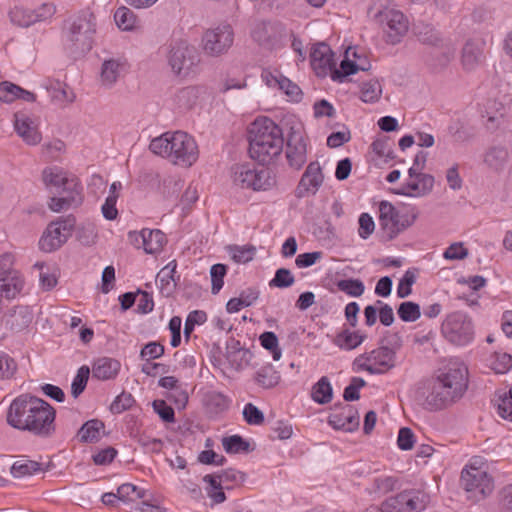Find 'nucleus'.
Returning <instances> with one entry per match:
<instances>
[{
    "instance_id": "64",
    "label": "nucleus",
    "mask_w": 512,
    "mask_h": 512,
    "mask_svg": "<svg viewBox=\"0 0 512 512\" xmlns=\"http://www.w3.org/2000/svg\"><path fill=\"white\" fill-rule=\"evenodd\" d=\"M499 505L505 512H512V483L505 485L498 495Z\"/></svg>"
},
{
    "instance_id": "52",
    "label": "nucleus",
    "mask_w": 512,
    "mask_h": 512,
    "mask_svg": "<svg viewBox=\"0 0 512 512\" xmlns=\"http://www.w3.org/2000/svg\"><path fill=\"white\" fill-rule=\"evenodd\" d=\"M229 253L231 255V258L236 263H247L251 261L256 253V248L253 245H246V246H230L229 247Z\"/></svg>"
},
{
    "instance_id": "30",
    "label": "nucleus",
    "mask_w": 512,
    "mask_h": 512,
    "mask_svg": "<svg viewBox=\"0 0 512 512\" xmlns=\"http://www.w3.org/2000/svg\"><path fill=\"white\" fill-rule=\"evenodd\" d=\"M329 424L335 429L351 431L352 406L349 404L337 403L333 406L329 416Z\"/></svg>"
},
{
    "instance_id": "60",
    "label": "nucleus",
    "mask_w": 512,
    "mask_h": 512,
    "mask_svg": "<svg viewBox=\"0 0 512 512\" xmlns=\"http://www.w3.org/2000/svg\"><path fill=\"white\" fill-rule=\"evenodd\" d=\"M135 402L134 398L130 393H121L111 404V411L113 413H122L132 407Z\"/></svg>"
},
{
    "instance_id": "31",
    "label": "nucleus",
    "mask_w": 512,
    "mask_h": 512,
    "mask_svg": "<svg viewBox=\"0 0 512 512\" xmlns=\"http://www.w3.org/2000/svg\"><path fill=\"white\" fill-rule=\"evenodd\" d=\"M47 468L48 466L44 467L41 463L23 456L12 464L10 473L14 478L30 477L45 472Z\"/></svg>"
},
{
    "instance_id": "1",
    "label": "nucleus",
    "mask_w": 512,
    "mask_h": 512,
    "mask_svg": "<svg viewBox=\"0 0 512 512\" xmlns=\"http://www.w3.org/2000/svg\"><path fill=\"white\" fill-rule=\"evenodd\" d=\"M54 420V408L46 401L30 394L16 397L6 415V421L11 427L42 437L50 436L54 432Z\"/></svg>"
},
{
    "instance_id": "26",
    "label": "nucleus",
    "mask_w": 512,
    "mask_h": 512,
    "mask_svg": "<svg viewBox=\"0 0 512 512\" xmlns=\"http://www.w3.org/2000/svg\"><path fill=\"white\" fill-rule=\"evenodd\" d=\"M16 99H21L26 102H35L36 95L12 82H0V101L4 103H12Z\"/></svg>"
},
{
    "instance_id": "35",
    "label": "nucleus",
    "mask_w": 512,
    "mask_h": 512,
    "mask_svg": "<svg viewBox=\"0 0 512 512\" xmlns=\"http://www.w3.org/2000/svg\"><path fill=\"white\" fill-rule=\"evenodd\" d=\"M132 512H166L163 506V499L160 495L147 491L137 504L132 508Z\"/></svg>"
},
{
    "instance_id": "62",
    "label": "nucleus",
    "mask_w": 512,
    "mask_h": 512,
    "mask_svg": "<svg viewBox=\"0 0 512 512\" xmlns=\"http://www.w3.org/2000/svg\"><path fill=\"white\" fill-rule=\"evenodd\" d=\"M415 275L411 271H406L397 287V296L406 298L412 293V285L415 283Z\"/></svg>"
},
{
    "instance_id": "59",
    "label": "nucleus",
    "mask_w": 512,
    "mask_h": 512,
    "mask_svg": "<svg viewBox=\"0 0 512 512\" xmlns=\"http://www.w3.org/2000/svg\"><path fill=\"white\" fill-rule=\"evenodd\" d=\"M204 490L214 504L222 503L226 497L221 482H205Z\"/></svg>"
},
{
    "instance_id": "55",
    "label": "nucleus",
    "mask_w": 512,
    "mask_h": 512,
    "mask_svg": "<svg viewBox=\"0 0 512 512\" xmlns=\"http://www.w3.org/2000/svg\"><path fill=\"white\" fill-rule=\"evenodd\" d=\"M227 273V266L224 264H214L210 269L211 276V292L212 294H218L224 284V277Z\"/></svg>"
},
{
    "instance_id": "7",
    "label": "nucleus",
    "mask_w": 512,
    "mask_h": 512,
    "mask_svg": "<svg viewBox=\"0 0 512 512\" xmlns=\"http://www.w3.org/2000/svg\"><path fill=\"white\" fill-rule=\"evenodd\" d=\"M167 57L173 73L179 76L189 75L200 62L197 49L185 40L174 42Z\"/></svg>"
},
{
    "instance_id": "54",
    "label": "nucleus",
    "mask_w": 512,
    "mask_h": 512,
    "mask_svg": "<svg viewBox=\"0 0 512 512\" xmlns=\"http://www.w3.org/2000/svg\"><path fill=\"white\" fill-rule=\"evenodd\" d=\"M295 283V278L292 272L287 268H279L275 272L274 278L269 282L270 287L288 288Z\"/></svg>"
},
{
    "instance_id": "11",
    "label": "nucleus",
    "mask_w": 512,
    "mask_h": 512,
    "mask_svg": "<svg viewBox=\"0 0 512 512\" xmlns=\"http://www.w3.org/2000/svg\"><path fill=\"white\" fill-rule=\"evenodd\" d=\"M234 32L229 24H220L207 29L202 36V48L205 54L218 57L225 54L233 45Z\"/></svg>"
},
{
    "instance_id": "50",
    "label": "nucleus",
    "mask_w": 512,
    "mask_h": 512,
    "mask_svg": "<svg viewBox=\"0 0 512 512\" xmlns=\"http://www.w3.org/2000/svg\"><path fill=\"white\" fill-rule=\"evenodd\" d=\"M114 20L121 30L129 31L135 27L137 19L132 10L123 6L116 10Z\"/></svg>"
},
{
    "instance_id": "10",
    "label": "nucleus",
    "mask_w": 512,
    "mask_h": 512,
    "mask_svg": "<svg viewBox=\"0 0 512 512\" xmlns=\"http://www.w3.org/2000/svg\"><path fill=\"white\" fill-rule=\"evenodd\" d=\"M435 378L440 381L446 390L458 401L468 388V368L464 363L454 361L439 369Z\"/></svg>"
},
{
    "instance_id": "32",
    "label": "nucleus",
    "mask_w": 512,
    "mask_h": 512,
    "mask_svg": "<svg viewBox=\"0 0 512 512\" xmlns=\"http://www.w3.org/2000/svg\"><path fill=\"white\" fill-rule=\"evenodd\" d=\"M488 465L481 457H473L461 472V480H492Z\"/></svg>"
},
{
    "instance_id": "13",
    "label": "nucleus",
    "mask_w": 512,
    "mask_h": 512,
    "mask_svg": "<svg viewBox=\"0 0 512 512\" xmlns=\"http://www.w3.org/2000/svg\"><path fill=\"white\" fill-rule=\"evenodd\" d=\"M396 355L389 348L381 346L367 356L361 355L354 359V368L357 371L366 370L370 373H384L395 366Z\"/></svg>"
},
{
    "instance_id": "53",
    "label": "nucleus",
    "mask_w": 512,
    "mask_h": 512,
    "mask_svg": "<svg viewBox=\"0 0 512 512\" xmlns=\"http://www.w3.org/2000/svg\"><path fill=\"white\" fill-rule=\"evenodd\" d=\"M89 375L90 369L88 366L84 365L78 369L71 384V394L74 398H77L85 390Z\"/></svg>"
},
{
    "instance_id": "27",
    "label": "nucleus",
    "mask_w": 512,
    "mask_h": 512,
    "mask_svg": "<svg viewBox=\"0 0 512 512\" xmlns=\"http://www.w3.org/2000/svg\"><path fill=\"white\" fill-rule=\"evenodd\" d=\"M483 58L482 44L468 40L462 49L461 61L463 68L472 71L481 64Z\"/></svg>"
},
{
    "instance_id": "42",
    "label": "nucleus",
    "mask_w": 512,
    "mask_h": 512,
    "mask_svg": "<svg viewBox=\"0 0 512 512\" xmlns=\"http://www.w3.org/2000/svg\"><path fill=\"white\" fill-rule=\"evenodd\" d=\"M509 159V153L505 147H491L485 154L484 161L492 169L499 171L504 168Z\"/></svg>"
},
{
    "instance_id": "37",
    "label": "nucleus",
    "mask_w": 512,
    "mask_h": 512,
    "mask_svg": "<svg viewBox=\"0 0 512 512\" xmlns=\"http://www.w3.org/2000/svg\"><path fill=\"white\" fill-rule=\"evenodd\" d=\"M32 321V315L27 307L14 308L6 318V324L15 331H21L28 327Z\"/></svg>"
},
{
    "instance_id": "48",
    "label": "nucleus",
    "mask_w": 512,
    "mask_h": 512,
    "mask_svg": "<svg viewBox=\"0 0 512 512\" xmlns=\"http://www.w3.org/2000/svg\"><path fill=\"white\" fill-rule=\"evenodd\" d=\"M222 446L227 453L238 454L250 451V443L240 435H232L222 438Z\"/></svg>"
},
{
    "instance_id": "8",
    "label": "nucleus",
    "mask_w": 512,
    "mask_h": 512,
    "mask_svg": "<svg viewBox=\"0 0 512 512\" xmlns=\"http://www.w3.org/2000/svg\"><path fill=\"white\" fill-rule=\"evenodd\" d=\"M430 503V496L423 489H406L384 502L388 512H422Z\"/></svg>"
},
{
    "instance_id": "2",
    "label": "nucleus",
    "mask_w": 512,
    "mask_h": 512,
    "mask_svg": "<svg viewBox=\"0 0 512 512\" xmlns=\"http://www.w3.org/2000/svg\"><path fill=\"white\" fill-rule=\"evenodd\" d=\"M282 129L271 119H256L249 129V153L262 165L271 163L283 150Z\"/></svg>"
},
{
    "instance_id": "46",
    "label": "nucleus",
    "mask_w": 512,
    "mask_h": 512,
    "mask_svg": "<svg viewBox=\"0 0 512 512\" xmlns=\"http://www.w3.org/2000/svg\"><path fill=\"white\" fill-rule=\"evenodd\" d=\"M197 99L198 90L192 86L182 88L175 95V103L182 110L191 109L196 104Z\"/></svg>"
},
{
    "instance_id": "21",
    "label": "nucleus",
    "mask_w": 512,
    "mask_h": 512,
    "mask_svg": "<svg viewBox=\"0 0 512 512\" xmlns=\"http://www.w3.org/2000/svg\"><path fill=\"white\" fill-rule=\"evenodd\" d=\"M456 47L451 40L441 44L437 48H432L426 63L435 71L445 69L454 59Z\"/></svg>"
},
{
    "instance_id": "12",
    "label": "nucleus",
    "mask_w": 512,
    "mask_h": 512,
    "mask_svg": "<svg viewBox=\"0 0 512 512\" xmlns=\"http://www.w3.org/2000/svg\"><path fill=\"white\" fill-rule=\"evenodd\" d=\"M415 218V215L411 220L406 215H400L399 211L388 201H381L379 204V223L387 240L394 239L411 226Z\"/></svg>"
},
{
    "instance_id": "14",
    "label": "nucleus",
    "mask_w": 512,
    "mask_h": 512,
    "mask_svg": "<svg viewBox=\"0 0 512 512\" xmlns=\"http://www.w3.org/2000/svg\"><path fill=\"white\" fill-rule=\"evenodd\" d=\"M450 390L444 386L435 377L430 379L426 385L424 405L429 410H441L457 402Z\"/></svg>"
},
{
    "instance_id": "38",
    "label": "nucleus",
    "mask_w": 512,
    "mask_h": 512,
    "mask_svg": "<svg viewBox=\"0 0 512 512\" xmlns=\"http://www.w3.org/2000/svg\"><path fill=\"white\" fill-rule=\"evenodd\" d=\"M416 36L422 44L432 48H437L441 44L449 41V39L443 38L441 34L430 25L417 26Z\"/></svg>"
},
{
    "instance_id": "28",
    "label": "nucleus",
    "mask_w": 512,
    "mask_h": 512,
    "mask_svg": "<svg viewBox=\"0 0 512 512\" xmlns=\"http://www.w3.org/2000/svg\"><path fill=\"white\" fill-rule=\"evenodd\" d=\"M370 148L374 155L371 160L375 165L388 163L395 158L393 142L388 136L376 139L373 141Z\"/></svg>"
},
{
    "instance_id": "9",
    "label": "nucleus",
    "mask_w": 512,
    "mask_h": 512,
    "mask_svg": "<svg viewBox=\"0 0 512 512\" xmlns=\"http://www.w3.org/2000/svg\"><path fill=\"white\" fill-rule=\"evenodd\" d=\"M76 220L73 216L60 217L48 224L39 240V247L44 252L59 249L72 235Z\"/></svg>"
},
{
    "instance_id": "63",
    "label": "nucleus",
    "mask_w": 512,
    "mask_h": 512,
    "mask_svg": "<svg viewBox=\"0 0 512 512\" xmlns=\"http://www.w3.org/2000/svg\"><path fill=\"white\" fill-rule=\"evenodd\" d=\"M498 413L503 419L512 422V388L500 398Z\"/></svg>"
},
{
    "instance_id": "19",
    "label": "nucleus",
    "mask_w": 512,
    "mask_h": 512,
    "mask_svg": "<svg viewBox=\"0 0 512 512\" xmlns=\"http://www.w3.org/2000/svg\"><path fill=\"white\" fill-rule=\"evenodd\" d=\"M381 26L386 35V42L395 45L407 33L408 20L400 10H397L396 12H390V17Z\"/></svg>"
},
{
    "instance_id": "45",
    "label": "nucleus",
    "mask_w": 512,
    "mask_h": 512,
    "mask_svg": "<svg viewBox=\"0 0 512 512\" xmlns=\"http://www.w3.org/2000/svg\"><path fill=\"white\" fill-rule=\"evenodd\" d=\"M11 21L20 27H29L36 23L33 9L15 6L9 13Z\"/></svg>"
},
{
    "instance_id": "43",
    "label": "nucleus",
    "mask_w": 512,
    "mask_h": 512,
    "mask_svg": "<svg viewBox=\"0 0 512 512\" xmlns=\"http://www.w3.org/2000/svg\"><path fill=\"white\" fill-rule=\"evenodd\" d=\"M117 491L119 500L125 503L137 504L148 490H145L132 482H124L118 487Z\"/></svg>"
},
{
    "instance_id": "36",
    "label": "nucleus",
    "mask_w": 512,
    "mask_h": 512,
    "mask_svg": "<svg viewBox=\"0 0 512 512\" xmlns=\"http://www.w3.org/2000/svg\"><path fill=\"white\" fill-rule=\"evenodd\" d=\"M494 490L493 482H465L466 498L479 502L489 496Z\"/></svg>"
},
{
    "instance_id": "41",
    "label": "nucleus",
    "mask_w": 512,
    "mask_h": 512,
    "mask_svg": "<svg viewBox=\"0 0 512 512\" xmlns=\"http://www.w3.org/2000/svg\"><path fill=\"white\" fill-rule=\"evenodd\" d=\"M255 169L248 165H235L232 167V181L234 185L243 189H252Z\"/></svg>"
},
{
    "instance_id": "49",
    "label": "nucleus",
    "mask_w": 512,
    "mask_h": 512,
    "mask_svg": "<svg viewBox=\"0 0 512 512\" xmlns=\"http://www.w3.org/2000/svg\"><path fill=\"white\" fill-rule=\"evenodd\" d=\"M255 177H253V186L252 189L254 191H265L271 189L275 184V177L272 175L271 171L268 169H255L254 173Z\"/></svg>"
},
{
    "instance_id": "47",
    "label": "nucleus",
    "mask_w": 512,
    "mask_h": 512,
    "mask_svg": "<svg viewBox=\"0 0 512 512\" xmlns=\"http://www.w3.org/2000/svg\"><path fill=\"white\" fill-rule=\"evenodd\" d=\"M312 398L320 404H326L332 399V387L327 377H322L312 388Z\"/></svg>"
},
{
    "instance_id": "4",
    "label": "nucleus",
    "mask_w": 512,
    "mask_h": 512,
    "mask_svg": "<svg viewBox=\"0 0 512 512\" xmlns=\"http://www.w3.org/2000/svg\"><path fill=\"white\" fill-rule=\"evenodd\" d=\"M310 62L318 77L330 76L333 81L342 82L352 74V61L345 58L340 68H337L335 54L324 42L317 43L311 48Z\"/></svg>"
},
{
    "instance_id": "16",
    "label": "nucleus",
    "mask_w": 512,
    "mask_h": 512,
    "mask_svg": "<svg viewBox=\"0 0 512 512\" xmlns=\"http://www.w3.org/2000/svg\"><path fill=\"white\" fill-rule=\"evenodd\" d=\"M42 181L46 188H54L58 194L61 191L81 187L78 179L69 176L66 171L57 166L46 167L42 171Z\"/></svg>"
},
{
    "instance_id": "33",
    "label": "nucleus",
    "mask_w": 512,
    "mask_h": 512,
    "mask_svg": "<svg viewBox=\"0 0 512 512\" xmlns=\"http://www.w3.org/2000/svg\"><path fill=\"white\" fill-rule=\"evenodd\" d=\"M124 63L118 59L105 60L101 66L100 81L105 87H112L120 77Z\"/></svg>"
},
{
    "instance_id": "23",
    "label": "nucleus",
    "mask_w": 512,
    "mask_h": 512,
    "mask_svg": "<svg viewBox=\"0 0 512 512\" xmlns=\"http://www.w3.org/2000/svg\"><path fill=\"white\" fill-rule=\"evenodd\" d=\"M61 192L62 194H59L60 196L51 197L50 201L48 202V207L53 212H61L62 210L75 208L82 204V187L73 188Z\"/></svg>"
},
{
    "instance_id": "5",
    "label": "nucleus",
    "mask_w": 512,
    "mask_h": 512,
    "mask_svg": "<svg viewBox=\"0 0 512 512\" xmlns=\"http://www.w3.org/2000/svg\"><path fill=\"white\" fill-rule=\"evenodd\" d=\"M95 23L92 14H82L75 17L67 32L69 49L75 55H81L91 50Z\"/></svg>"
},
{
    "instance_id": "22",
    "label": "nucleus",
    "mask_w": 512,
    "mask_h": 512,
    "mask_svg": "<svg viewBox=\"0 0 512 512\" xmlns=\"http://www.w3.org/2000/svg\"><path fill=\"white\" fill-rule=\"evenodd\" d=\"M324 175L318 162H311L301 177L298 185V195L303 196V192L315 194L322 185Z\"/></svg>"
},
{
    "instance_id": "40",
    "label": "nucleus",
    "mask_w": 512,
    "mask_h": 512,
    "mask_svg": "<svg viewBox=\"0 0 512 512\" xmlns=\"http://www.w3.org/2000/svg\"><path fill=\"white\" fill-rule=\"evenodd\" d=\"M256 383L264 389H270L277 386L280 382V374L273 365L268 364L261 367L254 377Z\"/></svg>"
},
{
    "instance_id": "61",
    "label": "nucleus",
    "mask_w": 512,
    "mask_h": 512,
    "mask_svg": "<svg viewBox=\"0 0 512 512\" xmlns=\"http://www.w3.org/2000/svg\"><path fill=\"white\" fill-rule=\"evenodd\" d=\"M164 351V346L160 343L150 342L142 348L140 357L149 361L151 359L160 358L164 354Z\"/></svg>"
},
{
    "instance_id": "51",
    "label": "nucleus",
    "mask_w": 512,
    "mask_h": 512,
    "mask_svg": "<svg viewBox=\"0 0 512 512\" xmlns=\"http://www.w3.org/2000/svg\"><path fill=\"white\" fill-rule=\"evenodd\" d=\"M397 314L404 322H415L421 316L420 306L412 301L402 302L398 306Z\"/></svg>"
},
{
    "instance_id": "39",
    "label": "nucleus",
    "mask_w": 512,
    "mask_h": 512,
    "mask_svg": "<svg viewBox=\"0 0 512 512\" xmlns=\"http://www.w3.org/2000/svg\"><path fill=\"white\" fill-rule=\"evenodd\" d=\"M104 431V423L98 419H92L85 422L78 431V437L81 442H96L100 439Z\"/></svg>"
},
{
    "instance_id": "20",
    "label": "nucleus",
    "mask_w": 512,
    "mask_h": 512,
    "mask_svg": "<svg viewBox=\"0 0 512 512\" xmlns=\"http://www.w3.org/2000/svg\"><path fill=\"white\" fill-rule=\"evenodd\" d=\"M280 28L270 22H259L252 30L253 39L265 49H273L281 39Z\"/></svg>"
},
{
    "instance_id": "57",
    "label": "nucleus",
    "mask_w": 512,
    "mask_h": 512,
    "mask_svg": "<svg viewBox=\"0 0 512 512\" xmlns=\"http://www.w3.org/2000/svg\"><path fill=\"white\" fill-rule=\"evenodd\" d=\"M17 370V364L9 355L0 352V380L10 379Z\"/></svg>"
},
{
    "instance_id": "24",
    "label": "nucleus",
    "mask_w": 512,
    "mask_h": 512,
    "mask_svg": "<svg viewBox=\"0 0 512 512\" xmlns=\"http://www.w3.org/2000/svg\"><path fill=\"white\" fill-rule=\"evenodd\" d=\"M25 280L17 270L7 271L0 277V295L7 299H14L21 293Z\"/></svg>"
},
{
    "instance_id": "17",
    "label": "nucleus",
    "mask_w": 512,
    "mask_h": 512,
    "mask_svg": "<svg viewBox=\"0 0 512 512\" xmlns=\"http://www.w3.org/2000/svg\"><path fill=\"white\" fill-rule=\"evenodd\" d=\"M286 158L291 168L299 170L307 162V143L298 131H291L287 139Z\"/></svg>"
},
{
    "instance_id": "44",
    "label": "nucleus",
    "mask_w": 512,
    "mask_h": 512,
    "mask_svg": "<svg viewBox=\"0 0 512 512\" xmlns=\"http://www.w3.org/2000/svg\"><path fill=\"white\" fill-rule=\"evenodd\" d=\"M360 99L365 103H375L382 95V87L378 80L371 79L360 85Z\"/></svg>"
},
{
    "instance_id": "15",
    "label": "nucleus",
    "mask_w": 512,
    "mask_h": 512,
    "mask_svg": "<svg viewBox=\"0 0 512 512\" xmlns=\"http://www.w3.org/2000/svg\"><path fill=\"white\" fill-rule=\"evenodd\" d=\"M128 237L138 248L142 246L147 254L159 253L167 242L165 234L159 229L144 228L140 232H129Z\"/></svg>"
},
{
    "instance_id": "58",
    "label": "nucleus",
    "mask_w": 512,
    "mask_h": 512,
    "mask_svg": "<svg viewBox=\"0 0 512 512\" xmlns=\"http://www.w3.org/2000/svg\"><path fill=\"white\" fill-rule=\"evenodd\" d=\"M242 414L249 425H261L264 422L263 412L252 403L245 405Z\"/></svg>"
},
{
    "instance_id": "6",
    "label": "nucleus",
    "mask_w": 512,
    "mask_h": 512,
    "mask_svg": "<svg viewBox=\"0 0 512 512\" xmlns=\"http://www.w3.org/2000/svg\"><path fill=\"white\" fill-rule=\"evenodd\" d=\"M443 336L452 344L464 346L474 338V326L469 316L453 312L446 316L441 326Z\"/></svg>"
},
{
    "instance_id": "29",
    "label": "nucleus",
    "mask_w": 512,
    "mask_h": 512,
    "mask_svg": "<svg viewBox=\"0 0 512 512\" xmlns=\"http://www.w3.org/2000/svg\"><path fill=\"white\" fill-rule=\"evenodd\" d=\"M202 404L210 415H218L229 408V398L218 391H207L202 396Z\"/></svg>"
},
{
    "instance_id": "3",
    "label": "nucleus",
    "mask_w": 512,
    "mask_h": 512,
    "mask_svg": "<svg viewBox=\"0 0 512 512\" xmlns=\"http://www.w3.org/2000/svg\"><path fill=\"white\" fill-rule=\"evenodd\" d=\"M149 149L153 154L183 167L192 166L199 155L195 140L183 131L165 132L153 138Z\"/></svg>"
},
{
    "instance_id": "18",
    "label": "nucleus",
    "mask_w": 512,
    "mask_h": 512,
    "mask_svg": "<svg viewBox=\"0 0 512 512\" xmlns=\"http://www.w3.org/2000/svg\"><path fill=\"white\" fill-rule=\"evenodd\" d=\"M14 128L18 136L28 145H37L42 140L36 121L23 112L15 113Z\"/></svg>"
},
{
    "instance_id": "34",
    "label": "nucleus",
    "mask_w": 512,
    "mask_h": 512,
    "mask_svg": "<svg viewBox=\"0 0 512 512\" xmlns=\"http://www.w3.org/2000/svg\"><path fill=\"white\" fill-rule=\"evenodd\" d=\"M398 9L393 0H372L368 15L380 25L390 17V12H396Z\"/></svg>"
},
{
    "instance_id": "56",
    "label": "nucleus",
    "mask_w": 512,
    "mask_h": 512,
    "mask_svg": "<svg viewBox=\"0 0 512 512\" xmlns=\"http://www.w3.org/2000/svg\"><path fill=\"white\" fill-rule=\"evenodd\" d=\"M274 81L293 101H299L301 99L302 92L297 84L283 76L274 78Z\"/></svg>"
},
{
    "instance_id": "25",
    "label": "nucleus",
    "mask_w": 512,
    "mask_h": 512,
    "mask_svg": "<svg viewBox=\"0 0 512 512\" xmlns=\"http://www.w3.org/2000/svg\"><path fill=\"white\" fill-rule=\"evenodd\" d=\"M121 368L118 360L110 357H101L94 361L92 366V375L98 380L114 379Z\"/></svg>"
}]
</instances>
